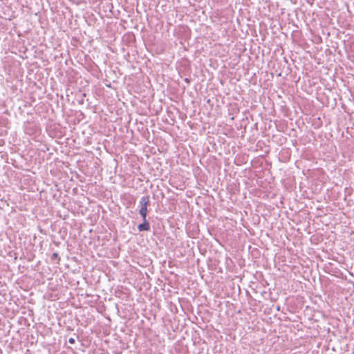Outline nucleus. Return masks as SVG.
<instances>
[{
	"mask_svg": "<svg viewBox=\"0 0 354 354\" xmlns=\"http://www.w3.org/2000/svg\"><path fill=\"white\" fill-rule=\"evenodd\" d=\"M149 203L150 196L148 195L143 196L140 198V201L139 202V206L140 207L139 209V214L141 215L142 217L147 216L148 212L147 206L149 205Z\"/></svg>",
	"mask_w": 354,
	"mask_h": 354,
	"instance_id": "obj_1",
	"label": "nucleus"
},
{
	"mask_svg": "<svg viewBox=\"0 0 354 354\" xmlns=\"http://www.w3.org/2000/svg\"><path fill=\"white\" fill-rule=\"evenodd\" d=\"M185 82H189V79H188V78H185Z\"/></svg>",
	"mask_w": 354,
	"mask_h": 354,
	"instance_id": "obj_5",
	"label": "nucleus"
},
{
	"mask_svg": "<svg viewBox=\"0 0 354 354\" xmlns=\"http://www.w3.org/2000/svg\"><path fill=\"white\" fill-rule=\"evenodd\" d=\"M52 260H57V263L60 261V257H59V254L57 252H54L51 256Z\"/></svg>",
	"mask_w": 354,
	"mask_h": 354,
	"instance_id": "obj_3",
	"label": "nucleus"
},
{
	"mask_svg": "<svg viewBox=\"0 0 354 354\" xmlns=\"http://www.w3.org/2000/svg\"><path fill=\"white\" fill-rule=\"evenodd\" d=\"M143 219V223L138 225V229L140 232L142 231H149L150 230V225L149 222L147 221V216L142 217Z\"/></svg>",
	"mask_w": 354,
	"mask_h": 354,
	"instance_id": "obj_2",
	"label": "nucleus"
},
{
	"mask_svg": "<svg viewBox=\"0 0 354 354\" xmlns=\"http://www.w3.org/2000/svg\"><path fill=\"white\" fill-rule=\"evenodd\" d=\"M68 342H69L70 344H75V339H74V338L71 337V338H69V339H68Z\"/></svg>",
	"mask_w": 354,
	"mask_h": 354,
	"instance_id": "obj_4",
	"label": "nucleus"
}]
</instances>
